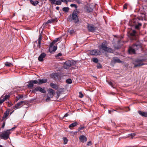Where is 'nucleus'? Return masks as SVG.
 I'll use <instances>...</instances> for the list:
<instances>
[{
  "label": "nucleus",
  "instance_id": "obj_11",
  "mask_svg": "<svg viewBox=\"0 0 147 147\" xmlns=\"http://www.w3.org/2000/svg\"><path fill=\"white\" fill-rule=\"evenodd\" d=\"M99 52L100 51L98 50H93L90 51V54L92 55H97Z\"/></svg>",
  "mask_w": 147,
  "mask_h": 147
},
{
  "label": "nucleus",
  "instance_id": "obj_23",
  "mask_svg": "<svg viewBox=\"0 0 147 147\" xmlns=\"http://www.w3.org/2000/svg\"><path fill=\"white\" fill-rule=\"evenodd\" d=\"M56 20V19H52L49 20H48L47 22L45 24L44 23V24H45V25H46L47 24L49 23H54Z\"/></svg>",
  "mask_w": 147,
  "mask_h": 147
},
{
  "label": "nucleus",
  "instance_id": "obj_10",
  "mask_svg": "<svg viewBox=\"0 0 147 147\" xmlns=\"http://www.w3.org/2000/svg\"><path fill=\"white\" fill-rule=\"evenodd\" d=\"M136 31L135 30H133L132 32L130 33V35L131 36V39L134 40L136 39Z\"/></svg>",
  "mask_w": 147,
  "mask_h": 147
},
{
  "label": "nucleus",
  "instance_id": "obj_1",
  "mask_svg": "<svg viewBox=\"0 0 147 147\" xmlns=\"http://www.w3.org/2000/svg\"><path fill=\"white\" fill-rule=\"evenodd\" d=\"M79 13V11L77 10H74L72 14L70 15L68 17L67 20L70 22L73 21L76 24L78 23L79 20L78 14Z\"/></svg>",
  "mask_w": 147,
  "mask_h": 147
},
{
  "label": "nucleus",
  "instance_id": "obj_42",
  "mask_svg": "<svg viewBox=\"0 0 147 147\" xmlns=\"http://www.w3.org/2000/svg\"><path fill=\"white\" fill-rule=\"evenodd\" d=\"M51 2V3L52 4H55V2H56L55 0H49Z\"/></svg>",
  "mask_w": 147,
  "mask_h": 147
},
{
  "label": "nucleus",
  "instance_id": "obj_46",
  "mask_svg": "<svg viewBox=\"0 0 147 147\" xmlns=\"http://www.w3.org/2000/svg\"><path fill=\"white\" fill-rule=\"evenodd\" d=\"M79 96L80 98H82L84 96V95L82 94L81 92H79Z\"/></svg>",
  "mask_w": 147,
  "mask_h": 147
},
{
  "label": "nucleus",
  "instance_id": "obj_40",
  "mask_svg": "<svg viewBox=\"0 0 147 147\" xmlns=\"http://www.w3.org/2000/svg\"><path fill=\"white\" fill-rule=\"evenodd\" d=\"M97 68L98 69H100V68H101L102 67V65L99 64L98 63V64L97 66Z\"/></svg>",
  "mask_w": 147,
  "mask_h": 147
},
{
  "label": "nucleus",
  "instance_id": "obj_60",
  "mask_svg": "<svg viewBox=\"0 0 147 147\" xmlns=\"http://www.w3.org/2000/svg\"><path fill=\"white\" fill-rule=\"evenodd\" d=\"M63 1H64V2H67V1H66V0H63Z\"/></svg>",
  "mask_w": 147,
  "mask_h": 147
},
{
  "label": "nucleus",
  "instance_id": "obj_27",
  "mask_svg": "<svg viewBox=\"0 0 147 147\" xmlns=\"http://www.w3.org/2000/svg\"><path fill=\"white\" fill-rule=\"evenodd\" d=\"M51 76L54 79L56 78V77L58 78L59 76V74L58 73H55L51 75Z\"/></svg>",
  "mask_w": 147,
  "mask_h": 147
},
{
  "label": "nucleus",
  "instance_id": "obj_30",
  "mask_svg": "<svg viewBox=\"0 0 147 147\" xmlns=\"http://www.w3.org/2000/svg\"><path fill=\"white\" fill-rule=\"evenodd\" d=\"M41 33H42V32H41L40 33V34L39 35V37L38 39V42H39V43H40V42H41V41L42 38V35Z\"/></svg>",
  "mask_w": 147,
  "mask_h": 147
},
{
  "label": "nucleus",
  "instance_id": "obj_14",
  "mask_svg": "<svg viewBox=\"0 0 147 147\" xmlns=\"http://www.w3.org/2000/svg\"><path fill=\"white\" fill-rule=\"evenodd\" d=\"M9 97V94L7 95H5V98L3 97L2 96L0 98V105L5 100L8 99Z\"/></svg>",
  "mask_w": 147,
  "mask_h": 147
},
{
  "label": "nucleus",
  "instance_id": "obj_31",
  "mask_svg": "<svg viewBox=\"0 0 147 147\" xmlns=\"http://www.w3.org/2000/svg\"><path fill=\"white\" fill-rule=\"evenodd\" d=\"M23 97V95H19L16 97V99L17 100H18L19 99H21Z\"/></svg>",
  "mask_w": 147,
  "mask_h": 147
},
{
  "label": "nucleus",
  "instance_id": "obj_61",
  "mask_svg": "<svg viewBox=\"0 0 147 147\" xmlns=\"http://www.w3.org/2000/svg\"><path fill=\"white\" fill-rule=\"evenodd\" d=\"M12 65V64H11V63H10V64H9L10 66L11 65Z\"/></svg>",
  "mask_w": 147,
  "mask_h": 147
},
{
  "label": "nucleus",
  "instance_id": "obj_54",
  "mask_svg": "<svg viewBox=\"0 0 147 147\" xmlns=\"http://www.w3.org/2000/svg\"><path fill=\"white\" fill-rule=\"evenodd\" d=\"M76 1L77 3H78V4H80L82 3L81 1L79 0H76Z\"/></svg>",
  "mask_w": 147,
  "mask_h": 147
},
{
  "label": "nucleus",
  "instance_id": "obj_36",
  "mask_svg": "<svg viewBox=\"0 0 147 147\" xmlns=\"http://www.w3.org/2000/svg\"><path fill=\"white\" fill-rule=\"evenodd\" d=\"M92 61L94 63H97L98 62V60L97 58H94L92 59Z\"/></svg>",
  "mask_w": 147,
  "mask_h": 147
},
{
  "label": "nucleus",
  "instance_id": "obj_8",
  "mask_svg": "<svg viewBox=\"0 0 147 147\" xmlns=\"http://www.w3.org/2000/svg\"><path fill=\"white\" fill-rule=\"evenodd\" d=\"M132 46L136 51L142 47V44L140 42L138 41L136 43L134 44Z\"/></svg>",
  "mask_w": 147,
  "mask_h": 147
},
{
  "label": "nucleus",
  "instance_id": "obj_22",
  "mask_svg": "<svg viewBox=\"0 0 147 147\" xmlns=\"http://www.w3.org/2000/svg\"><path fill=\"white\" fill-rule=\"evenodd\" d=\"M138 113L140 115L143 117H147V113L146 112H145L140 111H138Z\"/></svg>",
  "mask_w": 147,
  "mask_h": 147
},
{
  "label": "nucleus",
  "instance_id": "obj_37",
  "mask_svg": "<svg viewBox=\"0 0 147 147\" xmlns=\"http://www.w3.org/2000/svg\"><path fill=\"white\" fill-rule=\"evenodd\" d=\"M61 1H56L55 2V4L57 5H59L61 4Z\"/></svg>",
  "mask_w": 147,
  "mask_h": 147
},
{
  "label": "nucleus",
  "instance_id": "obj_16",
  "mask_svg": "<svg viewBox=\"0 0 147 147\" xmlns=\"http://www.w3.org/2000/svg\"><path fill=\"white\" fill-rule=\"evenodd\" d=\"M86 11L87 13L92 12L93 9L92 7H90V5H88L85 8Z\"/></svg>",
  "mask_w": 147,
  "mask_h": 147
},
{
  "label": "nucleus",
  "instance_id": "obj_17",
  "mask_svg": "<svg viewBox=\"0 0 147 147\" xmlns=\"http://www.w3.org/2000/svg\"><path fill=\"white\" fill-rule=\"evenodd\" d=\"M25 102L24 101H21L20 102L17 103L15 106L13 107V108L17 109L20 107L22 104L25 103Z\"/></svg>",
  "mask_w": 147,
  "mask_h": 147
},
{
  "label": "nucleus",
  "instance_id": "obj_41",
  "mask_svg": "<svg viewBox=\"0 0 147 147\" xmlns=\"http://www.w3.org/2000/svg\"><path fill=\"white\" fill-rule=\"evenodd\" d=\"M55 43V42H54V41H53L52 42H51L50 43V44L49 47H53L54 46L53 45Z\"/></svg>",
  "mask_w": 147,
  "mask_h": 147
},
{
  "label": "nucleus",
  "instance_id": "obj_55",
  "mask_svg": "<svg viewBox=\"0 0 147 147\" xmlns=\"http://www.w3.org/2000/svg\"><path fill=\"white\" fill-rule=\"evenodd\" d=\"M5 66H9V63L7 62H6L5 64Z\"/></svg>",
  "mask_w": 147,
  "mask_h": 147
},
{
  "label": "nucleus",
  "instance_id": "obj_26",
  "mask_svg": "<svg viewBox=\"0 0 147 147\" xmlns=\"http://www.w3.org/2000/svg\"><path fill=\"white\" fill-rule=\"evenodd\" d=\"M113 60L115 63H121L122 62V61L117 57H113Z\"/></svg>",
  "mask_w": 147,
  "mask_h": 147
},
{
  "label": "nucleus",
  "instance_id": "obj_4",
  "mask_svg": "<svg viewBox=\"0 0 147 147\" xmlns=\"http://www.w3.org/2000/svg\"><path fill=\"white\" fill-rule=\"evenodd\" d=\"M9 115V109H7L6 111L4 113V115L3 116L1 122L0 124H2L1 127L3 128L5 124V120L7 119L8 115Z\"/></svg>",
  "mask_w": 147,
  "mask_h": 147
},
{
  "label": "nucleus",
  "instance_id": "obj_6",
  "mask_svg": "<svg viewBox=\"0 0 147 147\" xmlns=\"http://www.w3.org/2000/svg\"><path fill=\"white\" fill-rule=\"evenodd\" d=\"M9 130L2 132L0 134V138L4 140H6L9 138Z\"/></svg>",
  "mask_w": 147,
  "mask_h": 147
},
{
  "label": "nucleus",
  "instance_id": "obj_44",
  "mask_svg": "<svg viewBox=\"0 0 147 147\" xmlns=\"http://www.w3.org/2000/svg\"><path fill=\"white\" fill-rule=\"evenodd\" d=\"M69 33L70 34H73V33H74V30H70L69 31Z\"/></svg>",
  "mask_w": 147,
  "mask_h": 147
},
{
  "label": "nucleus",
  "instance_id": "obj_9",
  "mask_svg": "<svg viewBox=\"0 0 147 147\" xmlns=\"http://www.w3.org/2000/svg\"><path fill=\"white\" fill-rule=\"evenodd\" d=\"M87 28L89 32H93L96 29V28L94 25L88 24Z\"/></svg>",
  "mask_w": 147,
  "mask_h": 147
},
{
  "label": "nucleus",
  "instance_id": "obj_15",
  "mask_svg": "<svg viewBox=\"0 0 147 147\" xmlns=\"http://www.w3.org/2000/svg\"><path fill=\"white\" fill-rule=\"evenodd\" d=\"M71 66V61H65L64 63V68L67 69V67H69Z\"/></svg>",
  "mask_w": 147,
  "mask_h": 147
},
{
  "label": "nucleus",
  "instance_id": "obj_59",
  "mask_svg": "<svg viewBox=\"0 0 147 147\" xmlns=\"http://www.w3.org/2000/svg\"><path fill=\"white\" fill-rule=\"evenodd\" d=\"M14 111L13 110L12 112L10 113V115Z\"/></svg>",
  "mask_w": 147,
  "mask_h": 147
},
{
  "label": "nucleus",
  "instance_id": "obj_18",
  "mask_svg": "<svg viewBox=\"0 0 147 147\" xmlns=\"http://www.w3.org/2000/svg\"><path fill=\"white\" fill-rule=\"evenodd\" d=\"M128 52L129 54H134L136 53V51L133 48V47H129L128 49Z\"/></svg>",
  "mask_w": 147,
  "mask_h": 147
},
{
  "label": "nucleus",
  "instance_id": "obj_38",
  "mask_svg": "<svg viewBox=\"0 0 147 147\" xmlns=\"http://www.w3.org/2000/svg\"><path fill=\"white\" fill-rule=\"evenodd\" d=\"M128 4L127 3L123 5V9H127Z\"/></svg>",
  "mask_w": 147,
  "mask_h": 147
},
{
  "label": "nucleus",
  "instance_id": "obj_32",
  "mask_svg": "<svg viewBox=\"0 0 147 147\" xmlns=\"http://www.w3.org/2000/svg\"><path fill=\"white\" fill-rule=\"evenodd\" d=\"M66 82L67 84H71L72 83V81L71 79L69 78L66 80Z\"/></svg>",
  "mask_w": 147,
  "mask_h": 147
},
{
  "label": "nucleus",
  "instance_id": "obj_43",
  "mask_svg": "<svg viewBox=\"0 0 147 147\" xmlns=\"http://www.w3.org/2000/svg\"><path fill=\"white\" fill-rule=\"evenodd\" d=\"M125 111L126 112L130 110V109L128 107H125Z\"/></svg>",
  "mask_w": 147,
  "mask_h": 147
},
{
  "label": "nucleus",
  "instance_id": "obj_57",
  "mask_svg": "<svg viewBox=\"0 0 147 147\" xmlns=\"http://www.w3.org/2000/svg\"><path fill=\"white\" fill-rule=\"evenodd\" d=\"M68 115H69V114H68V113H66V114L65 115H64V116L63 117H67V116H68Z\"/></svg>",
  "mask_w": 147,
  "mask_h": 147
},
{
  "label": "nucleus",
  "instance_id": "obj_35",
  "mask_svg": "<svg viewBox=\"0 0 147 147\" xmlns=\"http://www.w3.org/2000/svg\"><path fill=\"white\" fill-rule=\"evenodd\" d=\"M63 140L64 142V144H66L67 143L68 141L67 138L65 137H64L63 138Z\"/></svg>",
  "mask_w": 147,
  "mask_h": 147
},
{
  "label": "nucleus",
  "instance_id": "obj_12",
  "mask_svg": "<svg viewBox=\"0 0 147 147\" xmlns=\"http://www.w3.org/2000/svg\"><path fill=\"white\" fill-rule=\"evenodd\" d=\"M80 141L82 143L85 142L87 141V138L84 135H81L79 138Z\"/></svg>",
  "mask_w": 147,
  "mask_h": 147
},
{
  "label": "nucleus",
  "instance_id": "obj_34",
  "mask_svg": "<svg viewBox=\"0 0 147 147\" xmlns=\"http://www.w3.org/2000/svg\"><path fill=\"white\" fill-rule=\"evenodd\" d=\"M69 8L66 7H65L63 8V10L65 12H68L69 11Z\"/></svg>",
  "mask_w": 147,
  "mask_h": 147
},
{
  "label": "nucleus",
  "instance_id": "obj_53",
  "mask_svg": "<svg viewBox=\"0 0 147 147\" xmlns=\"http://www.w3.org/2000/svg\"><path fill=\"white\" fill-rule=\"evenodd\" d=\"M91 145H92V142L91 141L89 142L87 144V145L88 146H90Z\"/></svg>",
  "mask_w": 147,
  "mask_h": 147
},
{
  "label": "nucleus",
  "instance_id": "obj_29",
  "mask_svg": "<svg viewBox=\"0 0 147 147\" xmlns=\"http://www.w3.org/2000/svg\"><path fill=\"white\" fill-rule=\"evenodd\" d=\"M142 24L140 23H138L137 24H135V28L136 29L139 30Z\"/></svg>",
  "mask_w": 147,
  "mask_h": 147
},
{
  "label": "nucleus",
  "instance_id": "obj_2",
  "mask_svg": "<svg viewBox=\"0 0 147 147\" xmlns=\"http://www.w3.org/2000/svg\"><path fill=\"white\" fill-rule=\"evenodd\" d=\"M47 81V79H38L37 80H30L28 82L29 84L27 86L28 87L31 88L33 87L34 84H36L38 83V85H40L42 84L46 83Z\"/></svg>",
  "mask_w": 147,
  "mask_h": 147
},
{
  "label": "nucleus",
  "instance_id": "obj_63",
  "mask_svg": "<svg viewBox=\"0 0 147 147\" xmlns=\"http://www.w3.org/2000/svg\"><path fill=\"white\" fill-rule=\"evenodd\" d=\"M15 15V13L13 14V17Z\"/></svg>",
  "mask_w": 147,
  "mask_h": 147
},
{
  "label": "nucleus",
  "instance_id": "obj_47",
  "mask_svg": "<svg viewBox=\"0 0 147 147\" xmlns=\"http://www.w3.org/2000/svg\"><path fill=\"white\" fill-rule=\"evenodd\" d=\"M128 135L129 136H130L132 137H134L136 135V134L135 133H131L130 134H129Z\"/></svg>",
  "mask_w": 147,
  "mask_h": 147
},
{
  "label": "nucleus",
  "instance_id": "obj_64",
  "mask_svg": "<svg viewBox=\"0 0 147 147\" xmlns=\"http://www.w3.org/2000/svg\"><path fill=\"white\" fill-rule=\"evenodd\" d=\"M0 147H3L2 145H0Z\"/></svg>",
  "mask_w": 147,
  "mask_h": 147
},
{
  "label": "nucleus",
  "instance_id": "obj_50",
  "mask_svg": "<svg viewBox=\"0 0 147 147\" xmlns=\"http://www.w3.org/2000/svg\"><path fill=\"white\" fill-rule=\"evenodd\" d=\"M71 65H74L76 64V62L74 61H71Z\"/></svg>",
  "mask_w": 147,
  "mask_h": 147
},
{
  "label": "nucleus",
  "instance_id": "obj_48",
  "mask_svg": "<svg viewBox=\"0 0 147 147\" xmlns=\"http://www.w3.org/2000/svg\"><path fill=\"white\" fill-rule=\"evenodd\" d=\"M16 127L17 126H15L13 127H12V128L10 129V131H13Z\"/></svg>",
  "mask_w": 147,
  "mask_h": 147
},
{
  "label": "nucleus",
  "instance_id": "obj_13",
  "mask_svg": "<svg viewBox=\"0 0 147 147\" xmlns=\"http://www.w3.org/2000/svg\"><path fill=\"white\" fill-rule=\"evenodd\" d=\"M46 56V54L45 53H42L39 56L38 58V59L40 61H43V58H45Z\"/></svg>",
  "mask_w": 147,
  "mask_h": 147
},
{
  "label": "nucleus",
  "instance_id": "obj_58",
  "mask_svg": "<svg viewBox=\"0 0 147 147\" xmlns=\"http://www.w3.org/2000/svg\"><path fill=\"white\" fill-rule=\"evenodd\" d=\"M56 9L57 10H59V7H56Z\"/></svg>",
  "mask_w": 147,
  "mask_h": 147
},
{
  "label": "nucleus",
  "instance_id": "obj_19",
  "mask_svg": "<svg viewBox=\"0 0 147 147\" xmlns=\"http://www.w3.org/2000/svg\"><path fill=\"white\" fill-rule=\"evenodd\" d=\"M54 90L50 88L48 90V95L51 96V98H52L54 95Z\"/></svg>",
  "mask_w": 147,
  "mask_h": 147
},
{
  "label": "nucleus",
  "instance_id": "obj_20",
  "mask_svg": "<svg viewBox=\"0 0 147 147\" xmlns=\"http://www.w3.org/2000/svg\"><path fill=\"white\" fill-rule=\"evenodd\" d=\"M85 128L84 126H80L79 127L78 129V131H76L75 132H73V131L71 132L70 133H72L73 134H75V133H77L78 132H80V134L82 133L81 131H80L81 130L83 129L84 128Z\"/></svg>",
  "mask_w": 147,
  "mask_h": 147
},
{
  "label": "nucleus",
  "instance_id": "obj_24",
  "mask_svg": "<svg viewBox=\"0 0 147 147\" xmlns=\"http://www.w3.org/2000/svg\"><path fill=\"white\" fill-rule=\"evenodd\" d=\"M50 85L51 87L55 90H57L58 88V85L54 84L53 83H51Z\"/></svg>",
  "mask_w": 147,
  "mask_h": 147
},
{
  "label": "nucleus",
  "instance_id": "obj_28",
  "mask_svg": "<svg viewBox=\"0 0 147 147\" xmlns=\"http://www.w3.org/2000/svg\"><path fill=\"white\" fill-rule=\"evenodd\" d=\"M30 2V3L33 6H36V5H37L39 3L38 1H34L32 0H29Z\"/></svg>",
  "mask_w": 147,
  "mask_h": 147
},
{
  "label": "nucleus",
  "instance_id": "obj_7",
  "mask_svg": "<svg viewBox=\"0 0 147 147\" xmlns=\"http://www.w3.org/2000/svg\"><path fill=\"white\" fill-rule=\"evenodd\" d=\"M39 92L42 93H45L46 92V91L45 90L44 88H42L39 86H37L32 90V92L34 93H36V92Z\"/></svg>",
  "mask_w": 147,
  "mask_h": 147
},
{
  "label": "nucleus",
  "instance_id": "obj_52",
  "mask_svg": "<svg viewBox=\"0 0 147 147\" xmlns=\"http://www.w3.org/2000/svg\"><path fill=\"white\" fill-rule=\"evenodd\" d=\"M51 98V96L47 95V99H46V101H47L50 100V98Z\"/></svg>",
  "mask_w": 147,
  "mask_h": 147
},
{
  "label": "nucleus",
  "instance_id": "obj_56",
  "mask_svg": "<svg viewBox=\"0 0 147 147\" xmlns=\"http://www.w3.org/2000/svg\"><path fill=\"white\" fill-rule=\"evenodd\" d=\"M40 44H41V42H40V43H39V42H38V45L37 46L39 48H40Z\"/></svg>",
  "mask_w": 147,
  "mask_h": 147
},
{
  "label": "nucleus",
  "instance_id": "obj_3",
  "mask_svg": "<svg viewBox=\"0 0 147 147\" xmlns=\"http://www.w3.org/2000/svg\"><path fill=\"white\" fill-rule=\"evenodd\" d=\"M107 44L106 41H104L102 42L101 45L98 47V48L99 49L102 51H104L105 52L111 53L113 51V50L111 48L108 47H107Z\"/></svg>",
  "mask_w": 147,
  "mask_h": 147
},
{
  "label": "nucleus",
  "instance_id": "obj_25",
  "mask_svg": "<svg viewBox=\"0 0 147 147\" xmlns=\"http://www.w3.org/2000/svg\"><path fill=\"white\" fill-rule=\"evenodd\" d=\"M78 123L77 122H75L74 123H72L70 124L69 126V127L70 129H71V128L74 127L77 125H78Z\"/></svg>",
  "mask_w": 147,
  "mask_h": 147
},
{
  "label": "nucleus",
  "instance_id": "obj_45",
  "mask_svg": "<svg viewBox=\"0 0 147 147\" xmlns=\"http://www.w3.org/2000/svg\"><path fill=\"white\" fill-rule=\"evenodd\" d=\"M62 55V54L61 53H59L57 55H56V57L57 58H58V57L60 56H61Z\"/></svg>",
  "mask_w": 147,
  "mask_h": 147
},
{
  "label": "nucleus",
  "instance_id": "obj_49",
  "mask_svg": "<svg viewBox=\"0 0 147 147\" xmlns=\"http://www.w3.org/2000/svg\"><path fill=\"white\" fill-rule=\"evenodd\" d=\"M60 40V39L59 38H57L55 40H54L53 41L55 43L56 42H58V41H59Z\"/></svg>",
  "mask_w": 147,
  "mask_h": 147
},
{
  "label": "nucleus",
  "instance_id": "obj_39",
  "mask_svg": "<svg viewBox=\"0 0 147 147\" xmlns=\"http://www.w3.org/2000/svg\"><path fill=\"white\" fill-rule=\"evenodd\" d=\"M70 6L71 7H74L75 9H77L78 7L75 4H71L70 5Z\"/></svg>",
  "mask_w": 147,
  "mask_h": 147
},
{
  "label": "nucleus",
  "instance_id": "obj_62",
  "mask_svg": "<svg viewBox=\"0 0 147 147\" xmlns=\"http://www.w3.org/2000/svg\"><path fill=\"white\" fill-rule=\"evenodd\" d=\"M69 1H71V0H67Z\"/></svg>",
  "mask_w": 147,
  "mask_h": 147
},
{
  "label": "nucleus",
  "instance_id": "obj_51",
  "mask_svg": "<svg viewBox=\"0 0 147 147\" xmlns=\"http://www.w3.org/2000/svg\"><path fill=\"white\" fill-rule=\"evenodd\" d=\"M115 111V110H109L108 111V112L109 113V114H111L112 112H113L114 111Z\"/></svg>",
  "mask_w": 147,
  "mask_h": 147
},
{
  "label": "nucleus",
  "instance_id": "obj_33",
  "mask_svg": "<svg viewBox=\"0 0 147 147\" xmlns=\"http://www.w3.org/2000/svg\"><path fill=\"white\" fill-rule=\"evenodd\" d=\"M107 82H108L109 84L111 86H112V87L113 88H115L114 84H113L111 82L108 81H107Z\"/></svg>",
  "mask_w": 147,
  "mask_h": 147
},
{
  "label": "nucleus",
  "instance_id": "obj_5",
  "mask_svg": "<svg viewBox=\"0 0 147 147\" xmlns=\"http://www.w3.org/2000/svg\"><path fill=\"white\" fill-rule=\"evenodd\" d=\"M144 59H135L133 62V64L134 65V68L137 67H139L144 65V64L143 62L144 61Z\"/></svg>",
  "mask_w": 147,
  "mask_h": 147
},
{
  "label": "nucleus",
  "instance_id": "obj_21",
  "mask_svg": "<svg viewBox=\"0 0 147 147\" xmlns=\"http://www.w3.org/2000/svg\"><path fill=\"white\" fill-rule=\"evenodd\" d=\"M57 49V47L56 46H54L51 47H49V51L50 53H52L55 52Z\"/></svg>",
  "mask_w": 147,
  "mask_h": 147
}]
</instances>
